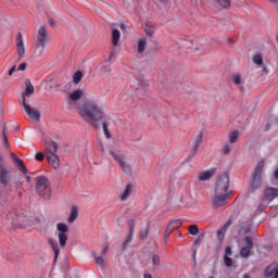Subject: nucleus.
I'll list each match as a JSON object with an SVG mask.
<instances>
[{"mask_svg":"<svg viewBox=\"0 0 278 278\" xmlns=\"http://www.w3.org/2000/svg\"><path fill=\"white\" fill-rule=\"evenodd\" d=\"M224 262L227 268H231L233 266V260L229 256H224Z\"/></svg>","mask_w":278,"mask_h":278,"instance_id":"obj_43","label":"nucleus"},{"mask_svg":"<svg viewBox=\"0 0 278 278\" xmlns=\"http://www.w3.org/2000/svg\"><path fill=\"white\" fill-rule=\"evenodd\" d=\"M111 42L113 47H118V42H121V30H118L117 28L112 29Z\"/></svg>","mask_w":278,"mask_h":278,"instance_id":"obj_22","label":"nucleus"},{"mask_svg":"<svg viewBox=\"0 0 278 278\" xmlns=\"http://www.w3.org/2000/svg\"><path fill=\"white\" fill-rule=\"evenodd\" d=\"M232 81L236 86H240L242 84V76L240 74L232 76Z\"/></svg>","mask_w":278,"mask_h":278,"instance_id":"obj_44","label":"nucleus"},{"mask_svg":"<svg viewBox=\"0 0 278 278\" xmlns=\"http://www.w3.org/2000/svg\"><path fill=\"white\" fill-rule=\"evenodd\" d=\"M201 144H203V132H200L193 140L190 157H194L197 155V151H199V147H201Z\"/></svg>","mask_w":278,"mask_h":278,"instance_id":"obj_16","label":"nucleus"},{"mask_svg":"<svg viewBox=\"0 0 278 278\" xmlns=\"http://www.w3.org/2000/svg\"><path fill=\"white\" fill-rule=\"evenodd\" d=\"M152 264H153V266H160V264H162V261L160 260V257L156 254H153V256H152Z\"/></svg>","mask_w":278,"mask_h":278,"instance_id":"obj_46","label":"nucleus"},{"mask_svg":"<svg viewBox=\"0 0 278 278\" xmlns=\"http://www.w3.org/2000/svg\"><path fill=\"white\" fill-rule=\"evenodd\" d=\"M101 72L102 73H112V68L110 67V65H102Z\"/></svg>","mask_w":278,"mask_h":278,"instance_id":"obj_49","label":"nucleus"},{"mask_svg":"<svg viewBox=\"0 0 278 278\" xmlns=\"http://www.w3.org/2000/svg\"><path fill=\"white\" fill-rule=\"evenodd\" d=\"M214 175H216V168H211L208 170L200 172L198 179L200 181H208V179H212Z\"/></svg>","mask_w":278,"mask_h":278,"instance_id":"obj_17","label":"nucleus"},{"mask_svg":"<svg viewBox=\"0 0 278 278\" xmlns=\"http://www.w3.org/2000/svg\"><path fill=\"white\" fill-rule=\"evenodd\" d=\"M136 227V224L134 220L129 222V233L126 238V240L123 243V249H127V244H129V242H131V240H134V229Z\"/></svg>","mask_w":278,"mask_h":278,"instance_id":"obj_18","label":"nucleus"},{"mask_svg":"<svg viewBox=\"0 0 278 278\" xmlns=\"http://www.w3.org/2000/svg\"><path fill=\"white\" fill-rule=\"evenodd\" d=\"M254 64H257V66H262L264 64V59L262 58V54H255L253 58Z\"/></svg>","mask_w":278,"mask_h":278,"instance_id":"obj_39","label":"nucleus"},{"mask_svg":"<svg viewBox=\"0 0 278 278\" xmlns=\"http://www.w3.org/2000/svg\"><path fill=\"white\" fill-rule=\"evenodd\" d=\"M188 231L191 236H197L199 233V226L190 225L188 226Z\"/></svg>","mask_w":278,"mask_h":278,"instance_id":"obj_37","label":"nucleus"},{"mask_svg":"<svg viewBox=\"0 0 278 278\" xmlns=\"http://www.w3.org/2000/svg\"><path fill=\"white\" fill-rule=\"evenodd\" d=\"M274 177H275V179H278V169L275 170Z\"/></svg>","mask_w":278,"mask_h":278,"instance_id":"obj_61","label":"nucleus"},{"mask_svg":"<svg viewBox=\"0 0 278 278\" xmlns=\"http://www.w3.org/2000/svg\"><path fill=\"white\" fill-rule=\"evenodd\" d=\"M33 223V227H40V225H42V219H40V217L35 216L31 219Z\"/></svg>","mask_w":278,"mask_h":278,"instance_id":"obj_40","label":"nucleus"},{"mask_svg":"<svg viewBox=\"0 0 278 278\" xmlns=\"http://www.w3.org/2000/svg\"><path fill=\"white\" fill-rule=\"evenodd\" d=\"M48 244H50L54 251V262H58V257H60V244H58V241H54L53 239L48 240Z\"/></svg>","mask_w":278,"mask_h":278,"instance_id":"obj_21","label":"nucleus"},{"mask_svg":"<svg viewBox=\"0 0 278 278\" xmlns=\"http://www.w3.org/2000/svg\"><path fill=\"white\" fill-rule=\"evenodd\" d=\"M231 194L229 191V175L222 174L215 186V194Z\"/></svg>","mask_w":278,"mask_h":278,"instance_id":"obj_8","label":"nucleus"},{"mask_svg":"<svg viewBox=\"0 0 278 278\" xmlns=\"http://www.w3.org/2000/svg\"><path fill=\"white\" fill-rule=\"evenodd\" d=\"M173 233V230L167 226L165 233H164V239L168 240V237Z\"/></svg>","mask_w":278,"mask_h":278,"instance_id":"obj_51","label":"nucleus"},{"mask_svg":"<svg viewBox=\"0 0 278 278\" xmlns=\"http://www.w3.org/2000/svg\"><path fill=\"white\" fill-rule=\"evenodd\" d=\"M223 153L224 155H229V153H231V146L226 144L223 149Z\"/></svg>","mask_w":278,"mask_h":278,"instance_id":"obj_48","label":"nucleus"},{"mask_svg":"<svg viewBox=\"0 0 278 278\" xmlns=\"http://www.w3.org/2000/svg\"><path fill=\"white\" fill-rule=\"evenodd\" d=\"M48 23H49V25H50V27H55V20H53V18H49L48 20Z\"/></svg>","mask_w":278,"mask_h":278,"instance_id":"obj_58","label":"nucleus"},{"mask_svg":"<svg viewBox=\"0 0 278 278\" xmlns=\"http://www.w3.org/2000/svg\"><path fill=\"white\" fill-rule=\"evenodd\" d=\"M201 242V238H198L195 241H194V244H200Z\"/></svg>","mask_w":278,"mask_h":278,"instance_id":"obj_63","label":"nucleus"},{"mask_svg":"<svg viewBox=\"0 0 278 278\" xmlns=\"http://www.w3.org/2000/svg\"><path fill=\"white\" fill-rule=\"evenodd\" d=\"M77 216H79V208L77 206H72L71 214L68 216V223H75L77 220Z\"/></svg>","mask_w":278,"mask_h":278,"instance_id":"obj_26","label":"nucleus"},{"mask_svg":"<svg viewBox=\"0 0 278 278\" xmlns=\"http://www.w3.org/2000/svg\"><path fill=\"white\" fill-rule=\"evenodd\" d=\"M182 223H181V219H175V220H172L169 224H168V227L175 231V229H179V227H181Z\"/></svg>","mask_w":278,"mask_h":278,"instance_id":"obj_34","label":"nucleus"},{"mask_svg":"<svg viewBox=\"0 0 278 278\" xmlns=\"http://www.w3.org/2000/svg\"><path fill=\"white\" fill-rule=\"evenodd\" d=\"M225 233H227V230H224L223 228L217 231V239L219 242H223L225 240Z\"/></svg>","mask_w":278,"mask_h":278,"instance_id":"obj_42","label":"nucleus"},{"mask_svg":"<svg viewBox=\"0 0 278 278\" xmlns=\"http://www.w3.org/2000/svg\"><path fill=\"white\" fill-rule=\"evenodd\" d=\"M144 278H153L151 274H144Z\"/></svg>","mask_w":278,"mask_h":278,"instance_id":"obj_62","label":"nucleus"},{"mask_svg":"<svg viewBox=\"0 0 278 278\" xmlns=\"http://www.w3.org/2000/svg\"><path fill=\"white\" fill-rule=\"evenodd\" d=\"M149 231H150V227L147 226V228L140 232L141 240H147V238H149Z\"/></svg>","mask_w":278,"mask_h":278,"instance_id":"obj_41","label":"nucleus"},{"mask_svg":"<svg viewBox=\"0 0 278 278\" xmlns=\"http://www.w3.org/2000/svg\"><path fill=\"white\" fill-rule=\"evenodd\" d=\"M36 190L37 194H39L41 199L49 201V199H51V184H49V178L45 176H38L36 178Z\"/></svg>","mask_w":278,"mask_h":278,"instance_id":"obj_4","label":"nucleus"},{"mask_svg":"<svg viewBox=\"0 0 278 278\" xmlns=\"http://www.w3.org/2000/svg\"><path fill=\"white\" fill-rule=\"evenodd\" d=\"M251 232V224L249 223H243L240 227H239V230H238V233L240 236H247V233H250Z\"/></svg>","mask_w":278,"mask_h":278,"instance_id":"obj_25","label":"nucleus"},{"mask_svg":"<svg viewBox=\"0 0 278 278\" xmlns=\"http://www.w3.org/2000/svg\"><path fill=\"white\" fill-rule=\"evenodd\" d=\"M12 179H14V174L12 173V169L5 166L3 162V156H1L0 154V185L2 186V188L10 187V192H12V190H21V188H23V182L17 181L14 182L13 186H11Z\"/></svg>","mask_w":278,"mask_h":278,"instance_id":"obj_3","label":"nucleus"},{"mask_svg":"<svg viewBox=\"0 0 278 278\" xmlns=\"http://www.w3.org/2000/svg\"><path fill=\"white\" fill-rule=\"evenodd\" d=\"M56 229L59 231V244L61 249H64V247H66V242H68V225H66L65 223H59L56 225Z\"/></svg>","mask_w":278,"mask_h":278,"instance_id":"obj_9","label":"nucleus"},{"mask_svg":"<svg viewBox=\"0 0 278 278\" xmlns=\"http://www.w3.org/2000/svg\"><path fill=\"white\" fill-rule=\"evenodd\" d=\"M108 121H110L108 117L106 119H102V129L104 131L105 138L110 140V138H112V134H110V129H108V125H109Z\"/></svg>","mask_w":278,"mask_h":278,"instance_id":"obj_29","label":"nucleus"},{"mask_svg":"<svg viewBox=\"0 0 278 278\" xmlns=\"http://www.w3.org/2000/svg\"><path fill=\"white\" fill-rule=\"evenodd\" d=\"M227 199H231V193H215L213 199V207H223L227 205Z\"/></svg>","mask_w":278,"mask_h":278,"instance_id":"obj_11","label":"nucleus"},{"mask_svg":"<svg viewBox=\"0 0 278 278\" xmlns=\"http://www.w3.org/2000/svg\"><path fill=\"white\" fill-rule=\"evenodd\" d=\"M3 143L8 148V126L4 124L2 128Z\"/></svg>","mask_w":278,"mask_h":278,"instance_id":"obj_38","label":"nucleus"},{"mask_svg":"<svg viewBox=\"0 0 278 278\" xmlns=\"http://www.w3.org/2000/svg\"><path fill=\"white\" fill-rule=\"evenodd\" d=\"M143 29H144L147 36H150V38H151V37H153V34H155L156 27H155V24L153 22L148 21V22L144 23Z\"/></svg>","mask_w":278,"mask_h":278,"instance_id":"obj_19","label":"nucleus"},{"mask_svg":"<svg viewBox=\"0 0 278 278\" xmlns=\"http://www.w3.org/2000/svg\"><path fill=\"white\" fill-rule=\"evenodd\" d=\"M5 214V204L0 200V218Z\"/></svg>","mask_w":278,"mask_h":278,"instance_id":"obj_50","label":"nucleus"},{"mask_svg":"<svg viewBox=\"0 0 278 278\" xmlns=\"http://www.w3.org/2000/svg\"><path fill=\"white\" fill-rule=\"evenodd\" d=\"M147 49V38H141L138 40V53H144Z\"/></svg>","mask_w":278,"mask_h":278,"instance_id":"obj_30","label":"nucleus"},{"mask_svg":"<svg viewBox=\"0 0 278 278\" xmlns=\"http://www.w3.org/2000/svg\"><path fill=\"white\" fill-rule=\"evenodd\" d=\"M264 275L267 278H278V263L274 262V263L269 264L265 268Z\"/></svg>","mask_w":278,"mask_h":278,"instance_id":"obj_13","label":"nucleus"},{"mask_svg":"<svg viewBox=\"0 0 278 278\" xmlns=\"http://www.w3.org/2000/svg\"><path fill=\"white\" fill-rule=\"evenodd\" d=\"M14 73H16V65H13L10 70H9V77H12V75H14Z\"/></svg>","mask_w":278,"mask_h":278,"instance_id":"obj_55","label":"nucleus"},{"mask_svg":"<svg viewBox=\"0 0 278 278\" xmlns=\"http://www.w3.org/2000/svg\"><path fill=\"white\" fill-rule=\"evenodd\" d=\"M138 86L142 90H147V88H149V83L147 80H144V79H140Z\"/></svg>","mask_w":278,"mask_h":278,"instance_id":"obj_45","label":"nucleus"},{"mask_svg":"<svg viewBox=\"0 0 278 278\" xmlns=\"http://www.w3.org/2000/svg\"><path fill=\"white\" fill-rule=\"evenodd\" d=\"M131 190H134V186H131V184H128L124 192L119 197L121 201H127L128 197H131Z\"/></svg>","mask_w":278,"mask_h":278,"instance_id":"obj_23","label":"nucleus"},{"mask_svg":"<svg viewBox=\"0 0 278 278\" xmlns=\"http://www.w3.org/2000/svg\"><path fill=\"white\" fill-rule=\"evenodd\" d=\"M119 27L121 29H126L127 26L125 24H121Z\"/></svg>","mask_w":278,"mask_h":278,"instance_id":"obj_64","label":"nucleus"},{"mask_svg":"<svg viewBox=\"0 0 278 278\" xmlns=\"http://www.w3.org/2000/svg\"><path fill=\"white\" fill-rule=\"evenodd\" d=\"M83 78H84V74L81 73V71H78L74 74L73 81L74 84H79V81H81Z\"/></svg>","mask_w":278,"mask_h":278,"instance_id":"obj_36","label":"nucleus"},{"mask_svg":"<svg viewBox=\"0 0 278 278\" xmlns=\"http://www.w3.org/2000/svg\"><path fill=\"white\" fill-rule=\"evenodd\" d=\"M251 251H253V249L243 247V248L240 250V255H241L242 257H244V258L251 257Z\"/></svg>","mask_w":278,"mask_h":278,"instance_id":"obj_35","label":"nucleus"},{"mask_svg":"<svg viewBox=\"0 0 278 278\" xmlns=\"http://www.w3.org/2000/svg\"><path fill=\"white\" fill-rule=\"evenodd\" d=\"M119 166L126 175H131V166L127 163H125V160L119 163Z\"/></svg>","mask_w":278,"mask_h":278,"instance_id":"obj_31","label":"nucleus"},{"mask_svg":"<svg viewBox=\"0 0 278 278\" xmlns=\"http://www.w3.org/2000/svg\"><path fill=\"white\" fill-rule=\"evenodd\" d=\"M238 138H240V130H232L229 134V142H230V144H236V142H238Z\"/></svg>","mask_w":278,"mask_h":278,"instance_id":"obj_28","label":"nucleus"},{"mask_svg":"<svg viewBox=\"0 0 278 278\" xmlns=\"http://www.w3.org/2000/svg\"><path fill=\"white\" fill-rule=\"evenodd\" d=\"M16 49H17V55L18 60H22L25 58V43L23 42V34L18 33L16 37Z\"/></svg>","mask_w":278,"mask_h":278,"instance_id":"obj_14","label":"nucleus"},{"mask_svg":"<svg viewBox=\"0 0 278 278\" xmlns=\"http://www.w3.org/2000/svg\"><path fill=\"white\" fill-rule=\"evenodd\" d=\"M229 255H232L231 247H227L225 250V256L229 257Z\"/></svg>","mask_w":278,"mask_h":278,"instance_id":"obj_56","label":"nucleus"},{"mask_svg":"<svg viewBox=\"0 0 278 278\" xmlns=\"http://www.w3.org/2000/svg\"><path fill=\"white\" fill-rule=\"evenodd\" d=\"M278 197V189L268 187L264 191V197L261 199V201H268L270 203L271 201H275Z\"/></svg>","mask_w":278,"mask_h":278,"instance_id":"obj_12","label":"nucleus"},{"mask_svg":"<svg viewBox=\"0 0 278 278\" xmlns=\"http://www.w3.org/2000/svg\"><path fill=\"white\" fill-rule=\"evenodd\" d=\"M265 201H262L261 204L258 205V212H264L266 210L267 204L264 203Z\"/></svg>","mask_w":278,"mask_h":278,"instance_id":"obj_54","label":"nucleus"},{"mask_svg":"<svg viewBox=\"0 0 278 278\" xmlns=\"http://www.w3.org/2000/svg\"><path fill=\"white\" fill-rule=\"evenodd\" d=\"M243 242H244V247L248 249H253L255 247V244L253 243V237H244L243 238Z\"/></svg>","mask_w":278,"mask_h":278,"instance_id":"obj_33","label":"nucleus"},{"mask_svg":"<svg viewBox=\"0 0 278 278\" xmlns=\"http://www.w3.org/2000/svg\"><path fill=\"white\" fill-rule=\"evenodd\" d=\"M11 159L13 160V164L16 166L17 170H21L23 175H27V167L25 166V163H23V160H21L16 154L11 152Z\"/></svg>","mask_w":278,"mask_h":278,"instance_id":"obj_15","label":"nucleus"},{"mask_svg":"<svg viewBox=\"0 0 278 278\" xmlns=\"http://www.w3.org/2000/svg\"><path fill=\"white\" fill-rule=\"evenodd\" d=\"M45 147L48 151L47 160L50 166L58 170V168H60V156L55 154L58 153V143L55 141H45Z\"/></svg>","mask_w":278,"mask_h":278,"instance_id":"obj_5","label":"nucleus"},{"mask_svg":"<svg viewBox=\"0 0 278 278\" xmlns=\"http://www.w3.org/2000/svg\"><path fill=\"white\" fill-rule=\"evenodd\" d=\"M25 84H26V90L23 93L22 99L25 98V100L27 101V97H30L31 94H34L36 89L34 88V85H31V80L26 79Z\"/></svg>","mask_w":278,"mask_h":278,"instance_id":"obj_20","label":"nucleus"},{"mask_svg":"<svg viewBox=\"0 0 278 278\" xmlns=\"http://www.w3.org/2000/svg\"><path fill=\"white\" fill-rule=\"evenodd\" d=\"M114 58H115L114 52H111L109 55V62H112V60H114Z\"/></svg>","mask_w":278,"mask_h":278,"instance_id":"obj_60","label":"nucleus"},{"mask_svg":"<svg viewBox=\"0 0 278 278\" xmlns=\"http://www.w3.org/2000/svg\"><path fill=\"white\" fill-rule=\"evenodd\" d=\"M110 155L114 157L115 161L118 162V164H121L124 161L123 156L115 154L114 151H110Z\"/></svg>","mask_w":278,"mask_h":278,"instance_id":"obj_47","label":"nucleus"},{"mask_svg":"<svg viewBox=\"0 0 278 278\" xmlns=\"http://www.w3.org/2000/svg\"><path fill=\"white\" fill-rule=\"evenodd\" d=\"M33 217L29 215L20 214L18 211H11L7 215V220L4 225H7L8 229H25L27 227H34V223L31 222Z\"/></svg>","mask_w":278,"mask_h":278,"instance_id":"obj_2","label":"nucleus"},{"mask_svg":"<svg viewBox=\"0 0 278 278\" xmlns=\"http://www.w3.org/2000/svg\"><path fill=\"white\" fill-rule=\"evenodd\" d=\"M231 223H232L231 219L227 220L222 229L224 231H227L229 229V227H231Z\"/></svg>","mask_w":278,"mask_h":278,"instance_id":"obj_53","label":"nucleus"},{"mask_svg":"<svg viewBox=\"0 0 278 278\" xmlns=\"http://www.w3.org/2000/svg\"><path fill=\"white\" fill-rule=\"evenodd\" d=\"M217 4L224 10H229L231 8V0H217Z\"/></svg>","mask_w":278,"mask_h":278,"instance_id":"obj_32","label":"nucleus"},{"mask_svg":"<svg viewBox=\"0 0 278 278\" xmlns=\"http://www.w3.org/2000/svg\"><path fill=\"white\" fill-rule=\"evenodd\" d=\"M47 42H49V33L47 31V27L41 26L38 29L37 42H36V49L40 50L39 55H42V53L45 52Z\"/></svg>","mask_w":278,"mask_h":278,"instance_id":"obj_7","label":"nucleus"},{"mask_svg":"<svg viewBox=\"0 0 278 278\" xmlns=\"http://www.w3.org/2000/svg\"><path fill=\"white\" fill-rule=\"evenodd\" d=\"M264 170V161H261L257 163L254 173L252 175V181L250 185V189L248 191L249 194H253L256 192V190H260L262 188V172Z\"/></svg>","mask_w":278,"mask_h":278,"instance_id":"obj_6","label":"nucleus"},{"mask_svg":"<svg viewBox=\"0 0 278 278\" xmlns=\"http://www.w3.org/2000/svg\"><path fill=\"white\" fill-rule=\"evenodd\" d=\"M35 160H37V162H42V160H45V154H42V152L37 153Z\"/></svg>","mask_w":278,"mask_h":278,"instance_id":"obj_52","label":"nucleus"},{"mask_svg":"<svg viewBox=\"0 0 278 278\" xmlns=\"http://www.w3.org/2000/svg\"><path fill=\"white\" fill-rule=\"evenodd\" d=\"M92 256L94 258V264L100 266L101 268H105V260L102 256H97L96 252H92Z\"/></svg>","mask_w":278,"mask_h":278,"instance_id":"obj_27","label":"nucleus"},{"mask_svg":"<svg viewBox=\"0 0 278 278\" xmlns=\"http://www.w3.org/2000/svg\"><path fill=\"white\" fill-rule=\"evenodd\" d=\"M84 97V89H76L70 94L71 101H79Z\"/></svg>","mask_w":278,"mask_h":278,"instance_id":"obj_24","label":"nucleus"},{"mask_svg":"<svg viewBox=\"0 0 278 278\" xmlns=\"http://www.w3.org/2000/svg\"><path fill=\"white\" fill-rule=\"evenodd\" d=\"M77 110L80 118L86 123H90L91 127H94V129H99V122L105 121L108 117L97 101H85Z\"/></svg>","mask_w":278,"mask_h":278,"instance_id":"obj_1","label":"nucleus"},{"mask_svg":"<svg viewBox=\"0 0 278 278\" xmlns=\"http://www.w3.org/2000/svg\"><path fill=\"white\" fill-rule=\"evenodd\" d=\"M27 68V63H22L18 65L17 71H25Z\"/></svg>","mask_w":278,"mask_h":278,"instance_id":"obj_57","label":"nucleus"},{"mask_svg":"<svg viewBox=\"0 0 278 278\" xmlns=\"http://www.w3.org/2000/svg\"><path fill=\"white\" fill-rule=\"evenodd\" d=\"M108 249H110L109 245H105L102 251H101V255H106L108 254Z\"/></svg>","mask_w":278,"mask_h":278,"instance_id":"obj_59","label":"nucleus"},{"mask_svg":"<svg viewBox=\"0 0 278 278\" xmlns=\"http://www.w3.org/2000/svg\"><path fill=\"white\" fill-rule=\"evenodd\" d=\"M20 105H22L28 118H31L33 121H40V111L30 108V105L27 104L25 97L20 100Z\"/></svg>","mask_w":278,"mask_h":278,"instance_id":"obj_10","label":"nucleus"}]
</instances>
